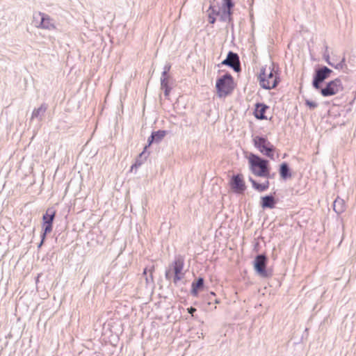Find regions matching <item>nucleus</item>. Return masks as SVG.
<instances>
[{"label": "nucleus", "instance_id": "obj_18", "mask_svg": "<svg viewBox=\"0 0 356 356\" xmlns=\"http://www.w3.org/2000/svg\"><path fill=\"white\" fill-rule=\"evenodd\" d=\"M333 209L338 214H341L346 210L345 201L337 197L333 202Z\"/></svg>", "mask_w": 356, "mask_h": 356}, {"label": "nucleus", "instance_id": "obj_16", "mask_svg": "<svg viewBox=\"0 0 356 356\" xmlns=\"http://www.w3.org/2000/svg\"><path fill=\"white\" fill-rule=\"evenodd\" d=\"M48 108V105L45 103H43L40 105L38 108H35L33 111L31 115V120L34 118H38L40 121L42 120L43 116Z\"/></svg>", "mask_w": 356, "mask_h": 356}, {"label": "nucleus", "instance_id": "obj_11", "mask_svg": "<svg viewBox=\"0 0 356 356\" xmlns=\"http://www.w3.org/2000/svg\"><path fill=\"white\" fill-rule=\"evenodd\" d=\"M38 15L41 17V22L37 27L47 30L56 29L53 19L48 15L39 12Z\"/></svg>", "mask_w": 356, "mask_h": 356}, {"label": "nucleus", "instance_id": "obj_22", "mask_svg": "<svg viewBox=\"0 0 356 356\" xmlns=\"http://www.w3.org/2000/svg\"><path fill=\"white\" fill-rule=\"evenodd\" d=\"M249 181L251 182L252 188L257 191L258 192H264L266 191V188L262 184H259L252 177H249Z\"/></svg>", "mask_w": 356, "mask_h": 356}, {"label": "nucleus", "instance_id": "obj_32", "mask_svg": "<svg viewBox=\"0 0 356 356\" xmlns=\"http://www.w3.org/2000/svg\"><path fill=\"white\" fill-rule=\"evenodd\" d=\"M165 277L168 280H170L172 277L170 270H167L165 273Z\"/></svg>", "mask_w": 356, "mask_h": 356}, {"label": "nucleus", "instance_id": "obj_8", "mask_svg": "<svg viewBox=\"0 0 356 356\" xmlns=\"http://www.w3.org/2000/svg\"><path fill=\"white\" fill-rule=\"evenodd\" d=\"M56 216V211L53 208L47 209L45 213L42 216L43 222V238L50 233L53 229V222Z\"/></svg>", "mask_w": 356, "mask_h": 356}, {"label": "nucleus", "instance_id": "obj_1", "mask_svg": "<svg viewBox=\"0 0 356 356\" xmlns=\"http://www.w3.org/2000/svg\"><path fill=\"white\" fill-rule=\"evenodd\" d=\"M250 169L257 177L270 178V167L268 160L251 153L248 158Z\"/></svg>", "mask_w": 356, "mask_h": 356}, {"label": "nucleus", "instance_id": "obj_15", "mask_svg": "<svg viewBox=\"0 0 356 356\" xmlns=\"http://www.w3.org/2000/svg\"><path fill=\"white\" fill-rule=\"evenodd\" d=\"M184 265V259L182 256L178 255L175 257L172 266L173 268L174 274L184 275L181 271Z\"/></svg>", "mask_w": 356, "mask_h": 356}, {"label": "nucleus", "instance_id": "obj_4", "mask_svg": "<svg viewBox=\"0 0 356 356\" xmlns=\"http://www.w3.org/2000/svg\"><path fill=\"white\" fill-rule=\"evenodd\" d=\"M234 79L229 73H226L220 77L216 83V90L220 97H225L230 94L234 89Z\"/></svg>", "mask_w": 356, "mask_h": 356}, {"label": "nucleus", "instance_id": "obj_7", "mask_svg": "<svg viewBox=\"0 0 356 356\" xmlns=\"http://www.w3.org/2000/svg\"><path fill=\"white\" fill-rule=\"evenodd\" d=\"M319 90L323 97H330L343 91V87L341 79L337 78L327 82L324 88L321 86Z\"/></svg>", "mask_w": 356, "mask_h": 356}, {"label": "nucleus", "instance_id": "obj_3", "mask_svg": "<svg viewBox=\"0 0 356 356\" xmlns=\"http://www.w3.org/2000/svg\"><path fill=\"white\" fill-rule=\"evenodd\" d=\"M254 146L264 156L274 160L275 146L266 137L256 136L252 139Z\"/></svg>", "mask_w": 356, "mask_h": 356}, {"label": "nucleus", "instance_id": "obj_25", "mask_svg": "<svg viewBox=\"0 0 356 356\" xmlns=\"http://www.w3.org/2000/svg\"><path fill=\"white\" fill-rule=\"evenodd\" d=\"M234 3L233 0H222L221 8L233 9Z\"/></svg>", "mask_w": 356, "mask_h": 356}, {"label": "nucleus", "instance_id": "obj_20", "mask_svg": "<svg viewBox=\"0 0 356 356\" xmlns=\"http://www.w3.org/2000/svg\"><path fill=\"white\" fill-rule=\"evenodd\" d=\"M204 280L203 277H198L195 282H193L192 283V289L191 294L193 296H197L198 294V291L202 289L204 287Z\"/></svg>", "mask_w": 356, "mask_h": 356}, {"label": "nucleus", "instance_id": "obj_34", "mask_svg": "<svg viewBox=\"0 0 356 356\" xmlns=\"http://www.w3.org/2000/svg\"><path fill=\"white\" fill-rule=\"evenodd\" d=\"M170 68H171L170 64H169V63L165 64L163 67V71L168 72L170 71Z\"/></svg>", "mask_w": 356, "mask_h": 356}, {"label": "nucleus", "instance_id": "obj_37", "mask_svg": "<svg viewBox=\"0 0 356 356\" xmlns=\"http://www.w3.org/2000/svg\"><path fill=\"white\" fill-rule=\"evenodd\" d=\"M262 184L264 186V187L266 188V189L267 190L268 188H269V186H270V182L268 180H266L265 181L264 183H262Z\"/></svg>", "mask_w": 356, "mask_h": 356}, {"label": "nucleus", "instance_id": "obj_6", "mask_svg": "<svg viewBox=\"0 0 356 356\" xmlns=\"http://www.w3.org/2000/svg\"><path fill=\"white\" fill-rule=\"evenodd\" d=\"M332 73V70L327 66H321L316 69L313 76L312 86L316 90L321 89V84L330 76Z\"/></svg>", "mask_w": 356, "mask_h": 356}, {"label": "nucleus", "instance_id": "obj_19", "mask_svg": "<svg viewBox=\"0 0 356 356\" xmlns=\"http://www.w3.org/2000/svg\"><path fill=\"white\" fill-rule=\"evenodd\" d=\"M233 11L232 9L221 8V13L220 14V20L224 22L231 23L232 22Z\"/></svg>", "mask_w": 356, "mask_h": 356}, {"label": "nucleus", "instance_id": "obj_33", "mask_svg": "<svg viewBox=\"0 0 356 356\" xmlns=\"http://www.w3.org/2000/svg\"><path fill=\"white\" fill-rule=\"evenodd\" d=\"M196 312V309L193 307H191L189 308H188V312L191 314V315H193V314Z\"/></svg>", "mask_w": 356, "mask_h": 356}, {"label": "nucleus", "instance_id": "obj_10", "mask_svg": "<svg viewBox=\"0 0 356 356\" xmlns=\"http://www.w3.org/2000/svg\"><path fill=\"white\" fill-rule=\"evenodd\" d=\"M232 189L236 193H243L246 189L245 181L241 174L233 175L230 180Z\"/></svg>", "mask_w": 356, "mask_h": 356}, {"label": "nucleus", "instance_id": "obj_38", "mask_svg": "<svg viewBox=\"0 0 356 356\" xmlns=\"http://www.w3.org/2000/svg\"><path fill=\"white\" fill-rule=\"evenodd\" d=\"M215 302H216V303H219L220 302H219L218 300H215Z\"/></svg>", "mask_w": 356, "mask_h": 356}, {"label": "nucleus", "instance_id": "obj_24", "mask_svg": "<svg viewBox=\"0 0 356 356\" xmlns=\"http://www.w3.org/2000/svg\"><path fill=\"white\" fill-rule=\"evenodd\" d=\"M221 8H216L212 3L210 4L208 12H209V15H212L213 16H218L220 14Z\"/></svg>", "mask_w": 356, "mask_h": 356}, {"label": "nucleus", "instance_id": "obj_31", "mask_svg": "<svg viewBox=\"0 0 356 356\" xmlns=\"http://www.w3.org/2000/svg\"><path fill=\"white\" fill-rule=\"evenodd\" d=\"M208 17H209V22L210 24H214V23L216 22V16H213V15H209V14Z\"/></svg>", "mask_w": 356, "mask_h": 356}, {"label": "nucleus", "instance_id": "obj_27", "mask_svg": "<svg viewBox=\"0 0 356 356\" xmlns=\"http://www.w3.org/2000/svg\"><path fill=\"white\" fill-rule=\"evenodd\" d=\"M327 49H328V47H325V52L323 54V57H324V59L325 60V61L328 63V65L332 66V64L330 62V56H329V54H328V51H327Z\"/></svg>", "mask_w": 356, "mask_h": 356}, {"label": "nucleus", "instance_id": "obj_2", "mask_svg": "<svg viewBox=\"0 0 356 356\" xmlns=\"http://www.w3.org/2000/svg\"><path fill=\"white\" fill-rule=\"evenodd\" d=\"M272 68L269 67L268 74L266 73L265 68H262L258 77L261 87L266 90L275 88L280 81L277 73L274 70V64H272Z\"/></svg>", "mask_w": 356, "mask_h": 356}, {"label": "nucleus", "instance_id": "obj_29", "mask_svg": "<svg viewBox=\"0 0 356 356\" xmlns=\"http://www.w3.org/2000/svg\"><path fill=\"white\" fill-rule=\"evenodd\" d=\"M183 275H180V274H175L174 275V278H173V282L174 284H177V282L181 280L183 277Z\"/></svg>", "mask_w": 356, "mask_h": 356}, {"label": "nucleus", "instance_id": "obj_12", "mask_svg": "<svg viewBox=\"0 0 356 356\" xmlns=\"http://www.w3.org/2000/svg\"><path fill=\"white\" fill-rule=\"evenodd\" d=\"M166 131L164 130H159L153 131L147 139V145L145 146V150L147 149L152 143H159L165 136Z\"/></svg>", "mask_w": 356, "mask_h": 356}, {"label": "nucleus", "instance_id": "obj_5", "mask_svg": "<svg viewBox=\"0 0 356 356\" xmlns=\"http://www.w3.org/2000/svg\"><path fill=\"white\" fill-rule=\"evenodd\" d=\"M268 261V257L265 254H257L254 259V270L260 277L268 278L273 275L272 272L266 268Z\"/></svg>", "mask_w": 356, "mask_h": 356}, {"label": "nucleus", "instance_id": "obj_30", "mask_svg": "<svg viewBox=\"0 0 356 356\" xmlns=\"http://www.w3.org/2000/svg\"><path fill=\"white\" fill-rule=\"evenodd\" d=\"M161 89L164 90V95H165V97H168L169 95L170 92L171 87L168 86V87H165V88H161Z\"/></svg>", "mask_w": 356, "mask_h": 356}, {"label": "nucleus", "instance_id": "obj_36", "mask_svg": "<svg viewBox=\"0 0 356 356\" xmlns=\"http://www.w3.org/2000/svg\"><path fill=\"white\" fill-rule=\"evenodd\" d=\"M169 77L168 72L163 71L161 78L169 79Z\"/></svg>", "mask_w": 356, "mask_h": 356}, {"label": "nucleus", "instance_id": "obj_39", "mask_svg": "<svg viewBox=\"0 0 356 356\" xmlns=\"http://www.w3.org/2000/svg\"><path fill=\"white\" fill-rule=\"evenodd\" d=\"M211 294L213 295V296H215V293H213V292H211Z\"/></svg>", "mask_w": 356, "mask_h": 356}, {"label": "nucleus", "instance_id": "obj_23", "mask_svg": "<svg viewBox=\"0 0 356 356\" xmlns=\"http://www.w3.org/2000/svg\"><path fill=\"white\" fill-rule=\"evenodd\" d=\"M153 269H154V268L152 267L149 270L150 274L149 276L147 275V268H145L143 272V275L145 276V281H146L147 284L154 282L153 275H152Z\"/></svg>", "mask_w": 356, "mask_h": 356}, {"label": "nucleus", "instance_id": "obj_26", "mask_svg": "<svg viewBox=\"0 0 356 356\" xmlns=\"http://www.w3.org/2000/svg\"><path fill=\"white\" fill-rule=\"evenodd\" d=\"M305 104L309 106L310 109H314L318 106V104L316 102L309 99L305 100Z\"/></svg>", "mask_w": 356, "mask_h": 356}, {"label": "nucleus", "instance_id": "obj_35", "mask_svg": "<svg viewBox=\"0 0 356 356\" xmlns=\"http://www.w3.org/2000/svg\"><path fill=\"white\" fill-rule=\"evenodd\" d=\"M45 238H46V237L43 238V232H42V234H41V241H40V243L38 245V248H41V246L42 245V244H43V243H44V241L45 240Z\"/></svg>", "mask_w": 356, "mask_h": 356}, {"label": "nucleus", "instance_id": "obj_28", "mask_svg": "<svg viewBox=\"0 0 356 356\" xmlns=\"http://www.w3.org/2000/svg\"><path fill=\"white\" fill-rule=\"evenodd\" d=\"M168 86H170L168 83V79L161 78V87L165 88Z\"/></svg>", "mask_w": 356, "mask_h": 356}, {"label": "nucleus", "instance_id": "obj_14", "mask_svg": "<svg viewBox=\"0 0 356 356\" xmlns=\"http://www.w3.org/2000/svg\"><path fill=\"white\" fill-rule=\"evenodd\" d=\"M277 202L273 195H268L261 197L260 205L263 209H273Z\"/></svg>", "mask_w": 356, "mask_h": 356}, {"label": "nucleus", "instance_id": "obj_17", "mask_svg": "<svg viewBox=\"0 0 356 356\" xmlns=\"http://www.w3.org/2000/svg\"><path fill=\"white\" fill-rule=\"evenodd\" d=\"M279 172L281 178L284 180L291 178L292 175L289 165L286 162L281 163L280 165Z\"/></svg>", "mask_w": 356, "mask_h": 356}, {"label": "nucleus", "instance_id": "obj_13", "mask_svg": "<svg viewBox=\"0 0 356 356\" xmlns=\"http://www.w3.org/2000/svg\"><path fill=\"white\" fill-rule=\"evenodd\" d=\"M268 108L269 107L264 103H257L254 111V117L258 120H266L267 117L265 115V113Z\"/></svg>", "mask_w": 356, "mask_h": 356}, {"label": "nucleus", "instance_id": "obj_21", "mask_svg": "<svg viewBox=\"0 0 356 356\" xmlns=\"http://www.w3.org/2000/svg\"><path fill=\"white\" fill-rule=\"evenodd\" d=\"M148 154H146V150L144 149L139 154V156H138V159H136L135 163L134 165H132L131 170H133L134 168H138V167H140L143 164L144 161L146 160Z\"/></svg>", "mask_w": 356, "mask_h": 356}, {"label": "nucleus", "instance_id": "obj_9", "mask_svg": "<svg viewBox=\"0 0 356 356\" xmlns=\"http://www.w3.org/2000/svg\"><path fill=\"white\" fill-rule=\"evenodd\" d=\"M220 65H226L233 69L236 72L241 71L239 56L236 53L229 51L225 59H224Z\"/></svg>", "mask_w": 356, "mask_h": 356}]
</instances>
